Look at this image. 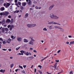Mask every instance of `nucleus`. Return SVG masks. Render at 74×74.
I'll list each match as a JSON object with an SVG mask.
<instances>
[{
    "mask_svg": "<svg viewBox=\"0 0 74 74\" xmlns=\"http://www.w3.org/2000/svg\"><path fill=\"white\" fill-rule=\"evenodd\" d=\"M58 65V63H56L55 64L51 65L50 66L51 69V70H54L55 71H56L57 70H58V69L56 68V66Z\"/></svg>",
    "mask_w": 74,
    "mask_h": 74,
    "instance_id": "f257e3e1",
    "label": "nucleus"
},
{
    "mask_svg": "<svg viewBox=\"0 0 74 74\" xmlns=\"http://www.w3.org/2000/svg\"><path fill=\"white\" fill-rule=\"evenodd\" d=\"M50 17L51 19H59V17L56 15H54V14L52 13H51L50 15Z\"/></svg>",
    "mask_w": 74,
    "mask_h": 74,
    "instance_id": "f03ea898",
    "label": "nucleus"
},
{
    "mask_svg": "<svg viewBox=\"0 0 74 74\" xmlns=\"http://www.w3.org/2000/svg\"><path fill=\"white\" fill-rule=\"evenodd\" d=\"M8 28H9L10 27V30H11L12 29V28H14V26L13 25H9L8 26Z\"/></svg>",
    "mask_w": 74,
    "mask_h": 74,
    "instance_id": "7ed1b4c3",
    "label": "nucleus"
},
{
    "mask_svg": "<svg viewBox=\"0 0 74 74\" xmlns=\"http://www.w3.org/2000/svg\"><path fill=\"white\" fill-rule=\"evenodd\" d=\"M26 1L27 2H28V5H30L32 4V1H31V0H26Z\"/></svg>",
    "mask_w": 74,
    "mask_h": 74,
    "instance_id": "20e7f679",
    "label": "nucleus"
},
{
    "mask_svg": "<svg viewBox=\"0 0 74 74\" xmlns=\"http://www.w3.org/2000/svg\"><path fill=\"white\" fill-rule=\"evenodd\" d=\"M28 44H29V45H34V43L32 41H30L29 42H28Z\"/></svg>",
    "mask_w": 74,
    "mask_h": 74,
    "instance_id": "39448f33",
    "label": "nucleus"
},
{
    "mask_svg": "<svg viewBox=\"0 0 74 74\" xmlns=\"http://www.w3.org/2000/svg\"><path fill=\"white\" fill-rule=\"evenodd\" d=\"M29 39L31 40V41H32V42L33 41V42H34V41H35V40L33 39V37H29Z\"/></svg>",
    "mask_w": 74,
    "mask_h": 74,
    "instance_id": "423d86ee",
    "label": "nucleus"
},
{
    "mask_svg": "<svg viewBox=\"0 0 74 74\" xmlns=\"http://www.w3.org/2000/svg\"><path fill=\"white\" fill-rule=\"evenodd\" d=\"M11 4H10V3H7L6 5H5L6 8H8V7Z\"/></svg>",
    "mask_w": 74,
    "mask_h": 74,
    "instance_id": "0eeeda50",
    "label": "nucleus"
},
{
    "mask_svg": "<svg viewBox=\"0 0 74 74\" xmlns=\"http://www.w3.org/2000/svg\"><path fill=\"white\" fill-rule=\"evenodd\" d=\"M9 14L8 12H3L4 15H5V16H7V15Z\"/></svg>",
    "mask_w": 74,
    "mask_h": 74,
    "instance_id": "6e6552de",
    "label": "nucleus"
},
{
    "mask_svg": "<svg viewBox=\"0 0 74 74\" xmlns=\"http://www.w3.org/2000/svg\"><path fill=\"white\" fill-rule=\"evenodd\" d=\"M0 23H1L2 25L4 24V23H5V20L3 19L2 22H0Z\"/></svg>",
    "mask_w": 74,
    "mask_h": 74,
    "instance_id": "1a4fd4ad",
    "label": "nucleus"
},
{
    "mask_svg": "<svg viewBox=\"0 0 74 74\" xmlns=\"http://www.w3.org/2000/svg\"><path fill=\"white\" fill-rule=\"evenodd\" d=\"M27 25L28 27H32V24H27Z\"/></svg>",
    "mask_w": 74,
    "mask_h": 74,
    "instance_id": "9d476101",
    "label": "nucleus"
},
{
    "mask_svg": "<svg viewBox=\"0 0 74 74\" xmlns=\"http://www.w3.org/2000/svg\"><path fill=\"white\" fill-rule=\"evenodd\" d=\"M59 29H60L61 32H64V29L60 27V28Z\"/></svg>",
    "mask_w": 74,
    "mask_h": 74,
    "instance_id": "9b49d317",
    "label": "nucleus"
},
{
    "mask_svg": "<svg viewBox=\"0 0 74 74\" xmlns=\"http://www.w3.org/2000/svg\"><path fill=\"white\" fill-rule=\"evenodd\" d=\"M24 54L26 56H29V53L28 52H25Z\"/></svg>",
    "mask_w": 74,
    "mask_h": 74,
    "instance_id": "f8f14e48",
    "label": "nucleus"
},
{
    "mask_svg": "<svg viewBox=\"0 0 74 74\" xmlns=\"http://www.w3.org/2000/svg\"><path fill=\"white\" fill-rule=\"evenodd\" d=\"M55 22L52 21L49 22L48 24H55Z\"/></svg>",
    "mask_w": 74,
    "mask_h": 74,
    "instance_id": "ddd939ff",
    "label": "nucleus"
},
{
    "mask_svg": "<svg viewBox=\"0 0 74 74\" xmlns=\"http://www.w3.org/2000/svg\"><path fill=\"white\" fill-rule=\"evenodd\" d=\"M22 38H17V40L18 41H21L22 40Z\"/></svg>",
    "mask_w": 74,
    "mask_h": 74,
    "instance_id": "4468645a",
    "label": "nucleus"
},
{
    "mask_svg": "<svg viewBox=\"0 0 74 74\" xmlns=\"http://www.w3.org/2000/svg\"><path fill=\"white\" fill-rule=\"evenodd\" d=\"M54 27L55 29H59L60 27L57 26H54Z\"/></svg>",
    "mask_w": 74,
    "mask_h": 74,
    "instance_id": "2eb2a0df",
    "label": "nucleus"
},
{
    "mask_svg": "<svg viewBox=\"0 0 74 74\" xmlns=\"http://www.w3.org/2000/svg\"><path fill=\"white\" fill-rule=\"evenodd\" d=\"M26 5V2H23L22 3V6H25Z\"/></svg>",
    "mask_w": 74,
    "mask_h": 74,
    "instance_id": "dca6fc26",
    "label": "nucleus"
},
{
    "mask_svg": "<svg viewBox=\"0 0 74 74\" xmlns=\"http://www.w3.org/2000/svg\"><path fill=\"white\" fill-rule=\"evenodd\" d=\"M0 72L2 73H4L5 72V70L1 69L0 70Z\"/></svg>",
    "mask_w": 74,
    "mask_h": 74,
    "instance_id": "f3484780",
    "label": "nucleus"
},
{
    "mask_svg": "<svg viewBox=\"0 0 74 74\" xmlns=\"http://www.w3.org/2000/svg\"><path fill=\"white\" fill-rule=\"evenodd\" d=\"M54 6V5H51L49 8V10H51L52 9V8H53V7Z\"/></svg>",
    "mask_w": 74,
    "mask_h": 74,
    "instance_id": "a211bd4d",
    "label": "nucleus"
},
{
    "mask_svg": "<svg viewBox=\"0 0 74 74\" xmlns=\"http://www.w3.org/2000/svg\"><path fill=\"white\" fill-rule=\"evenodd\" d=\"M23 41L24 42H29V41H28V40L25 39H24Z\"/></svg>",
    "mask_w": 74,
    "mask_h": 74,
    "instance_id": "6ab92c4d",
    "label": "nucleus"
},
{
    "mask_svg": "<svg viewBox=\"0 0 74 74\" xmlns=\"http://www.w3.org/2000/svg\"><path fill=\"white\" fill-rule=\"evenodd\" d=\"M4 10H5V9L3 7H2L1 8H0V10H1V11H4Z\"/></svg>",
    "mask_w": 74,
    "mask_h": 74,
    "instance_id": "aec40b11",
    "label": "nucleus"
},
{
    "mask_svg": "<svg viewBox=\"0 0 74 74\" xmlns=\"http://www.w3.org/2000/svg\"><path fill=\"white\" fill-rule=\"evenodd\" d=\"M70 45H71L72 44H74V41H71L70 42Z\"/></svg>",
    "mask_w": 74,
    "mask_h": 74,
    "instance_id": "412c9836",
    "label": "nucleus"
},
{
    "mask_svg": "<svg viewBox=\"0 0 74 74\" xmlns=\"http://www.w3.org/2000/svg\"><path fill=\"white\" fill-rule=\"evenodd\" d=\"M11 40L9 38L8 39V40L7 41V42L9 44L11 42Z\"/></svg>",
    "mask_w": 74,
    "mask_h": 74,
    "instance_id": "4be33fe9",
    "label": "nucleus"
},
{
    "mask_svg": "<svg viewBox=\"0 0 74 74\" xmlns=\"http://www.w3.org/2000/svg\"><path fill=\"white\" fill-rule=\"evenodd\" d=\"M36 26V24H31V27H34V26Z\"/></svg>",
    "mask_w": 74,
    "mask_h": 74,
    "instance_id": "5701e85b",
    "label": "nucleus"
},
{
    "mask_svg": "<svg viewBox=\"0 0 74 74\" xmlns=\"http://www.w3.org/2000/svg\"><path fill=\"white\" fill-rule=\"evenodd\" d=\"M29 60H32V59L34 58V57L32 56H31L29 57Z\"/></svg>",
    "mask_w": 74,
    "mask_h": 74,
    "instance_id": "b1692460",
    "label": "nucleus"
},
{
    "mask_svg": "<svg viewBox=\"0 0 74 74\" xmlns=\"http://www.w3.org/2000/svg\"><path fill=\"white\" fill-rule=\"evenodd\" d=\"M5 30L7 32H8L9 31V29H8L7 28H5Z\"/></svg>",
    "mask_w": 74,
    "mask_h": 74,
    "instance_id": "393cba45",
    "label": "nucleus"
},
{
    "mask_svg": "<svg viewBox=\"0 0 74 74\" xmlns=\"http://www.w3.org/2000/svg\"><path fill=\"white\" fill-rule=\"evenodd\" d=\"M7 23H10L11 22V20L10 19H7Z\"/></svg>",
    "mask_w": 74,
    "mask_h": 74,
    "instance_id": "a878e982",
    "label": "nucleus"
},
{
    "mask_svg": "<svg viewBox=\"0 0 74 74\" xmlns=\"http://www.w3.org/2000/svg\"><path fill=\"white\" fill-rule=\"evenodd\" d=\"M43 31H47V29L46 27L44 28L43 29Z\"/></svg>",
    "mask_w": 74,
    "mask_h": 74,
    "instance_id": "bb28decb",
    "label": "nucleus"
},
{
    "mask_svg": "<svg viewBox=\"0 0 74 74\" xmlns=\"http://www.w3.org/2000/svg\"><path fill=\"white\" fill-rule=\"evenodd\" d=\"M5 30V28H3L2 29V32H4Z\"/></svg>",
    "mask_w": 74,
    "mask_h": 74,
    "instance_id": "cd10ccee",
    "label": "nucleus"
},
{
    "mask_svg": "<svg viewBox=\"0 0 74 74\" xmlns=\"http://www.w3.org/2000/svg\"><path fill=\"white\" fill-rule=\"evenodd\" d=\"M20 52H21V53H25V51L22 50V51H20Z\"/></svg>",
    "mask_w": 74,
    "mask_h": 74,
    "instance_id": "c85d7f7f",
    "label": "nucleus"
},
{
    "mask_svg": "<svg viewBox=\"0 0 74 74\" xmlns=\"http://www.w3.org/2000/svg\"><path fill=\"white\" fill-rule=\"evenodd\" d=\"M14 37V36H11V38H13V39H15V38L16 37L15 36Z\"/></svg>",
    "mask_w": 74,
    "mask_h": 74,
    "instance_id": "c756f323",
    "label": "nucleus"
},
{
    "mask_svg": "<svg viewBox=\"0 0 74 74\" xmlns=\"http://www.w3.org/2000/svg\"><path fill=\"white\" fill-rule=\"evenodd\" d=\"M19 68H20L21 69H23V67H22V66H21L20 65H19Z\"/></svg>",
    "mask_w": 74,
    "mask_h": 74,
    "instance_id": "7c9ffc66",
    "label": "nucleus"
},
{
    "mask_svg": "<svg viewBox=\"0 0 74 74\" xmlns=\"http://www.w3.org/2000/svg\"><path fill=\"white\" fill-rule=\"evenodd\" d=\"M13 67H14V64H12L10 65L11 68H12Z\"/></svg>",
    "mask_w": 74,
    "mask_h": 74,
    "instance_id": "2f4dec72",
    "label": "nucleus"
},
{
    "mask_svg": "<svg viewBox=\"0 0 74 74\" xmlns=\"http://www.w3.org/2000/svg\"><path fill=\"white\" fill-rule=\"evenodd\" d=\"M49 28L50 29H52V25L49 26Z\"/></svg>",
    "mask_w": 74,
    "mask_h": 74,
    "instance_id": "473e14b6",
    "label": "nucleus"
},
{
    "mask_svg": "<svg viewBox=\"0 0 74 74\" xmlns=\"http://www.w3.org/2000/svg\"><path fill=\"white\" fill-rule=\"evenodd\" d=\"M63 73V71H62L61 72L59 73H58V74H62V73Z\"/></svg>",
    "mask_w": 74,
    "mask_h": 74,
    "instance_id": "72a5a7b5",
    "label": "nucleus"
},
{
    "mask_svg": "<svg viewBox=\"0 0 74 74\" xmlns=\"http://www.w3.org/2000/svg\"><path fill=\"white\" fill-rule=\"evenodd\" d=\"M0 15L1 16V15H4V12L3 13H0Z\"/></svg>",
    "mask_w": 74,
    "mask_h": 74,
    "instance_id": "f704fd0d",
    "label": "nucleus"
},
{
    "mask_svg": "<svg viewBox=\"0 0 74 74\" xmlns=\"http://www.w3.org/2000/svg\"><path fill=\"white\" fill-rule=\"evenodd\" d=\"M18 4L19 5H21V3L20 2H18Z\"/></svg>",
    "mask_w": 74,
    "mask_h": 74,
    "instance_id": "c9c22d12",
    "label": "nucleus"
},
{
    "mask_svg": "<svg viewBox=\"0 0 74 74\" xmlns=\"http://www.w3.org/2000/svg\"><path fill=\"white\" fill-rule=\"evenodd\" d=\"M2 41L3 43V44H5L6 42H5V41H3V40H2Z\"/></svg>",
    "mask_w": 74,
    "mask_h": 74,
    "instance_id": "e433bc0d",
    "label": "nucleus"
},
{
    "mask_svg": "<svg viewBox=\"0 0 74 74\" xmlns=\"http://www.w3.org/2000/svg\"><path fill=\"white\" fill-rule=\"evenodd\" d=\"M55 25H61L60 24L58 23H55Z\"/></svg>",
    "mask_w": 74,
    "mask_h": 74,
    "instance_id": "4c0bfd02",
    "label": "nucleus"
},
{
    "mask_svg": "<svg viewBox=\"0 0 74 74\" xmlns=\"http://www.w3.org/2000/svg\"><path fill=\"white\" fill-rule=\"evenodd\" d=\"M47 57H48V56H47V57H45V58H44V59H43L41 60V61L42 62V61H43V60H44V59H46V58H47Z\"/></svg>",
    "mask_w": 74,
    "mask_h": 74,
    "instance_id": "58836bf2",
    "label": "nucleus"
},
{
    "mask_svg": "<svg viewBox=\"0 0 74 74\" xmlns=\"http://www.w3.org/2000/svg\"><path fill=\"white\" fill-rule=\"evenodd\" d=\"M38 71L40 72V74H42V72L41 71Z\"/></svg>",
    "mask_w": 74,
    "mask_h": 74,
    "instance_id": "ea45409f",
    "label": "nucleus"
},
{
    "mask_svg": "<svg viewBox=\"0 0 74 74\" xmlns=\"http://www.w3.org/2000/svg\"><path fill=\"white\" fill-rule=\"evenodd\" d=\"M3 3V1H2V0H0V4H1V3Z\"/></svg>",
    "mask_w": 74,
    "mask_h": 74,
    "instance_id": "a19ab883",
    "label": "nucleus"
},
{
    "mask_svg": "<svg viewBox=\"0 0 74 74\" xmlns=\"http://www.w3.org/2000/svg\"><path fill=\"white\" fill-rule=\"evenodd\" d=\"M25 15L26 16H28L29 15V14H28V13H26Z\"/></svg>",
    "mask_w": 74,
    "mask_h": 74,
    "instance_id": "79ce46f5",
    "label": "nucleus"
},
{
    "mask_svg": "<svg viewBox=\"0 0 74 74\" xmlns=\"http://www.w3.org/2000/svg\"><path fill=\"white\" fill-rule=\"evenodd\" d=\"M60 51H61V50H60L57 51V53H59L60 52Z\"/></svg>",
    "mask_w": 74,
    "mask_h": 74,
    "instance_id": "37998d69",
    "label": "nucleus"
},
{
    "mask_svg": "<svg viewBox=\"0 0 74 74\" xmlns=\"http://www.w3.org/2000/svg\"><path fill=\"white\" fill-rule=\"evenodd\" d=\"M38 67H39L40 68H42V66L41 65H39L38 66Z\"/></svg>",
    "mask_w": 74,
    "mask_h": 74,
    "instance_id": "c03bdc74",
    "label": "nucleus"
},
{
    "mask_svg": "<svg viewBox=\"0 0 74 74\" xmlns=\"http://www.w3.org/2000/svg\"><path fill=\"white\" fill-rule=\"evenodd\" d=\"M22 73L24 74H25V71H22Z\"/></svg>",
    "mask_w": 74,
    "mask_h": 74,
    "instance_id": "a18cd8bd",
    "label": "nucleus"
},
{
    "mask_svg": "<svg viewBox=\"0 0 74 74\" xmlns=\"http://www.w3.org/2000/svg\"><path fill=\"white\" fill-rule=\"evenodd\" d=\"M21 10H23V7L21 6Z\"/></svg>",
    "mask_w": 74,
    "mask_h": 74,
    "instance_id": "49530a36",
    "label": "nucleus"
},
{
    "mask_svg": "<svg viewBox=\"0 0 74 74\" xmlns=\"http://www.w3.org/2000/svg\"><path fill=\"white\" fill-rule=\"evenodd\" d=\"M33 52H35V53H37V51H36V50H34Z\"/></svg>",
    "mask_w": 74,
    "mask_h": 74,
    "instance_id": "de8ad7c7",
    "label": "nucleus"
},
{
    "mask_svg": "<svg viewBox=\"0 0 74 74\" xmlns=\"http://www.w3.org/2000/svg\"><path fill=\"white\" fill-rule=\"evenodd\" d=\"M23 67H24V68H26V65H24L23 66Z\"/></svg>",
    "mask_w": 74,
    "mask_h": 74,
    "instance_id": "09e8293b",
    "label": "nucleus"
},
{
    "mask_svg": "<svg viewBox=\"0 0 74 74\" xmlns=\"http://www.w3.org/2000/svg\"><path fill=\"white\" fill-rule=\"evenodd\" d=\"M68 37L69 38H72V36L71 35L69 36Z\"/></svg>",
    "mask_w": 74,
    "mask_h": 74,
    "instance_id": "8fccbe9b",
    "label": "nucleus"
},
{
    "mask_svg": "<svg viewBox=\"0 0 74 74\" xmlns=\"http://www.w3.org/2000/svg\"><path fill=\"white\" fill-rule=\"evenodd\" d=\"M8 18H11V16L9 15V16H8Z\"/></svg>",
    "mask_w": 74,
    "mask_h": 74,
    "instance_id": "3c124183",
    "label": "nucleus"
},
{
    "mask_svg": "<svg viewBox=\"0 0 74 74\" xmlns=\"http://www.w3.org/2000/svg\"><path fill=\"white\" fill-rule=\"evenodd\" d=\"M14 1H15V3H16L18 2V0H15Z\"/></svg>",
    "mask_w": 74,
    "mask_h": 74,
    "instance_id": "603ef678",
    "label": "nucleus"
},
{
    "mask_svg": "<svg viewBox=\"0 0 74 74\" xmlns=\"http://www.w3.org/2000/svg\"><path fill=\"white\" fill-rule=\"evenodd\" d=\"M35 8H36V9H38V7H37V6H36L35 7Z\"/></svg>",
    "mask_w": 74,
    "mask_h": 74,
    "instance_id": "864d4df0",
    "label": "nucleus"
},
{
    "mask_svg": "<svg viewBox=\"0 0 74 74\" xmlns=\"http://www.w3.org/2000/svg\"><path fill=\"white\" fill-rule=\"evenodd\" d=\"M0 41H3V39L2 38H0Z\"/></svg>",
    "mask_w": 74,
    "mask_h": 74,
    "instance_id": "5fc2aeb1",
    "label": "nucleus"
},
{
    "mask_svg": "<svg viewBox=\"0 0 74 74\" xmlns=\"http://www.w3.org/2000/svg\"><path fill=\"white\" fill-rule=\"evenodd\" d=\"M36 68H35V69H34V73H36Z\"/></svg>",
    "mask_w": 74,
    "mask_h": 74,
    "instance_id": "6e6d98bb",
    "label": "nucleus"
},
{
    "mask_svg": "<svg viewBox=\"0 0 74 74\" xmlns=\"http://www.w3.org/2000/svg\"><path fill=\"white\" fill-rule=\"evenodd\" d=\"M17 55H21V53H18V54H17Z\"/></svg>",
    "mask_w": 74,
    "mask_h": 74,
    "instance_id": "4d7b16f0",
    "label": "nucleus"
},
{
    "mask_svg": "<svg viewBox=\"0 0 74 74\" xmlns=\"http://www.w3.org/2000/svg\"><path fill=\"white\" fill-rule=\"evenodd\" d=\"M18 71V69H16L15 70V71L16 72H17V71Z\"/></svg>",
    "mask_w": 74,
    "mask_h": 74,
    "instance_id": "13d9d810",
    "label": "nucleus"
},
{
    "mask_svg": "<svg viewBox=\"0 0 74 74\" xmlns=\"http://www.w3.org/2000/svg\"><path fill=\"white\" fill-rule=\"evenodd\" d=\"M30 50H33V48H30L29 49Z\"/></svg>",
    "mask_w": 74,
    "mask_h": 74,
    "instance_id": "bf43d9fd",
    "label": "nucleus"
},
{
    "mask_svg": "<svg viewBox=\"0 0 74 74\" xmlns=\"http://www.w3.org/2000/svg\"><path fill=\"white\" fill-rule=\"evenodd\" d=\"M13 58V57H10V59H12Z\"/></svg>",
    "mask_w": 74,
    "mask_h": 74,
    "instance_id": "052dcab7",
    "label": "nucleus"
},
{
    "mask_svg": "<svg viewBox=\"0 0 74 74\" xmlns=\"http://www.w3.org/2000/svg\"><path fill=\"white\" fill-rule=\"evenodd\" d=\"M3 51H5L6 50H7V49H2Z\"/></svg>",
    "mask_w": 74,
    "mask_h": 74,
    "instance_id": "680f3d73",
    "label": "nucleus"
},
{
    "mask_svg": "<svg viewBox=\"0 0 74 74\" xmlns=\"http://www.w3.org/2000/svg\"><path fill=\"white\" fill-rule=\"evenodd\" d=\"M56 62H59V60H56Z\"/></svg>",
    "mask_w": 74,
    "mask_h": 74,
    "instance_id": "e2e57ef3",
    "label": "nucleus"
},
{
    "mask_svg": "<svg viewBox=\"0 0 74 74\" xmlns=\"http://www.w3.org/2000/svg\"><path fill=\"white\" fill-rule=\"evenodd\" d=\"M66 44H69V42H66Z\"/></svg>",
    "mask_w": 74,
    "mask_h": 74,
    "instance_id": "0e129e2a",
    "label": "nucleus"
},
{
    "mask_svg": "<svg viewBox=\"0 0 74 74\" xmlns=\"http://www.w3.org/2000/svg\"><path fill=\"white\" fill-rule=\"evenodd\" d=\"M8 49L9 51H11V49Z\"/></svg>",
    "mask_w": 74,
    "mask_h": 74,
    "instance_id": "69168bd1",
    "label": "nucleus"
},
{
    "mask_svg": "<svg viewBox=\"0 0 74 74\" xmlns=\"http://www.w3.org/2000/svg\"><path fill=\"white\" fill-rule=\"evenodd\" d=\"M29 53V55H32V53L30 52Z\"/></svg>",
    "mask_w": 74,
    "mask_h": 74,
    "instance_id": "338daca9",
    "label": "nucleus"
},
{
    "mask_svg": "<svg viewBox=\"0 0 74 74\" xmlns=\"http://www.w3.org/2000/svg\"><path fill=\"white\" fill-rule=\"evenodd\" d=\"M70 74H73V72L71 71L70 72Z\"/></svg>",
    "mask_w": 74,
    "mask_h": 74,
    "instance_id": "774afa93",
    "label": "nucleus"
}]
</instances>
